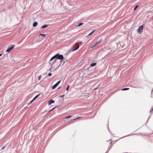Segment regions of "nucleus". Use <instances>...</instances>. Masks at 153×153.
<instances>
[{
    "instance_id": "22",
    "label": "nucleus",
    "mask_w": 153,
    "mask_h": 153,
    "mask_svg": "<svg viewBox=\"0 0 153 153\" xmlns=\"http://www.w3.org/2000/svg\"><path fill=\"white\" fill-rule=\"evenodd\" d=\"M99 86H98V87L97 88H94V90H97V88H98V87H99Z\"/></svg>"
},
{
    "instance_id": "26",
    "label": "nucleus",
    "mask_w": 153,
    "mask_h": 153,
    "mask_svg": "<svg viewBox=\"0 0 153 153\" xmlns=\"http://www.w3.org/2000/svg\"><path fill=\"white\" fill-rule=\"evenodd\" d=\"M153 111V107L152 109H151V110H150V112H151V111Z\"/></svg>"
},
{
    "instance_id": "13",
    "label": "nucleus",
    "mask_w": 153,
    "mask_h": 153,
    "mask_svg": "<svg viewBox=\"0 0 153 153\" xmlns=\"http://www.w3.org/2000/svg\"><path fill=\"white\" fill-rule=\"evenodd\" d=\"M40 36H42L43 37H45V34H40L39 35Z\"/></svg>"
},
{
    "instance_id": "23",
    "label": "nucleus",
    "mask_w": 153,
    "mask_h": 153,
    "mask_svg": "<svg viewBox=\"0 0 153 153\" xmlns=\"http://www.w3.org/2000/svg\"><path fill=\"white\" fill-rule=\"evenodd\" d=\"M5 148V146H4L2 148H1V150H2L3 149H4Z\"/></svg>"
},
{
    "instance_id": "27",
    "label": "nucleus",
    "mask_w": 153,
    "mask_h": 153,
    "mask_svg": "<svg viewBox=\"0 0 153 153\" xmlns=\"http://www.w3.org/2000/svg\"><path fill=\"white\" fill-rule=\"evenodd\" d=\"M33 102V100H32L31 101H30V103H31L32 102Z\"/></svg>"
},
{
    "instance_id": "20",
    "label": "nucleus",
    "mask_w": 153,
    "mask_h": 153,
    "mask_svg": "<svg viewBox=\"0 0 153 153\" xmlns=\"http://www.w3.org/2000/svg\"><path fill=\"white\" fill-rule=\"evenodd\" d=\"M52 58V59H53L55 58H56V56H55V55L54 56H53Z\"/></svg>"
},
{
    "instance_id": "12",
    "label": "nucleus",
    "mask_w": 153,
    "mask_h": 153,
    "mask_svg": "<svg viewBox=\"0 0 153 153\" xmlns=\"http://www.w3.org/2000/svg\"><path fill=\"white\" fill-rule=\"evenodd\" d=\"M40 95V94H38L36 96L34 97V99H36V98H37Z\"/></svg>"
},
{
    "instance_id": "7",
    "label": "nucleus",
    "mask_w": 153,
    "mask_h": 153,
    "mask_svg": "<svg viewBox=\"0 0 153 153\" xmlns=\"http://www.w3.org/2000/svg\"><path fill=\"white\" fill-rule=\"evenodd\" d=\"M38 23L36 22H34L33 24V27H36Z\"/></svg>"
},
{
    "instance_id": "17",
    "label": "nucleus",
    "mask_w": 153,
    "mask_h": 153,
    "mask_svg": "<svg viewBox=\"0 0 153 153\" xmlns=\"http://www.w3.org/2000/svg\"><path fill=\"white\" fill-rule=\"evenodd\" d=\"M95 31V30H94L92 32H91L90 33H89L88 35V36H90L91 34H92L93 32H94V31Z\"/></svg>"
},
{
    "instance_id": "33",
    "label": "nucleus",
    "mask_w": 153,
    "mask_h": 153,
    "mask_svg": "<svg viewBox=\"0 0 153 153\" xmlns=\"http://www.w3.org/2000/svg\"><path fill=\"white\" fill-rule=\"evenodd\" d=\"M2 55V54H0V56H1Z\"/></svg>"
},
{
    "instance_id": "14",
    "label": "nucleus",
    "mask_w": 153,
    "mask_h": 153,
    "mask_svg": "<svg viewBox=\"0 0 153 153\" xmlns=\"http://www.w3.org/2000/svg\"><path fill=\"white\" fill-rule=\"evenodd\" d=\"M83 23H80L78 25V26H80L81 25H83Z\"/></svg>"
},
{
    "instance_id": "34",
    "label": "nucleus",
    "mask_w": 153,
    "mask_h": 153,
    "mask_svg": "<svg viewBox=\"0 0 153 153\" xmlns=\"http://www.w3.org/2000/svg\"><path fill=\"white\" fill-rule=\"evenodd\" d=\"M95 46H94V45L91 47V48H93V47Z\"/></svg>"
},
{
    "instance_id": "29",
    "label": "nucleus",
    "mask_w": 153,
    "mask_h": 153,
    "mask_svg": "<svg viewBox=\"0 0 153 153\" xmlns=\"http://www.w3.org/2000/svg\"><path fill=\"white\" fill-rule=\"evenodd\" d=\"M56 108V107H54V108H53V109H52L51 110H50V111H52V110H53V109H54V108Z\"/></svg>"
},
{
    "instance_id": "24",
    "label": "nucleus",
    "mask_w": 153,
    "mask_h": 153,
    "mask_svg": "<svg viewBox=\"0 0 153 153\" xmlns=\"http://www.w3.org/2000/svg\"><path fill=\"white\" fill-rule=\"evenodd\" d=\"M64 95H65L64 94L60 96V97H63L64 96Z\"/></svg>"
},
{
    "instance_id": "2",
    "label": "nucleus",
    "mask_w": 153,
    "mask_h": 153,
    "mask_svg": "<svg viewBox=\"0 0 153 153\" xmlns=\"http://www.w3.org/2000/svg\"><path fill=\"white\" fill-rule=\"evenodd\" d=\"M143 25H142L139 27L137 29V32L138 33H141L143 32Z\"/></svg>"
},
{
    "instance_id": "1",
    "label": "nucleus",
    "mask_w": 153,
    "mask_h": 153,
    "mask_svg": "<svg viewBox=\"0 0 153 153\" xmlns=\"http://www.w3.org/2000/svg\"><path fill=\"white\" fill-rule=\"evenodd\" d=\"M55 56H56V58L57 59L62 60L64 58L63 56L62 55H60L59 54H56Z\"/></svg>"
},
{
    "instance_id": "19",
    "label": "nucleus",
    "mask_w": 153,
    "mask_h": 153,
    "mask_svg": "<svg viewBox=\"0 0 153 153\" xmlns=\"http://www.w3.org/2000/svg\"><path fill=\"white\" fill-rule=\"evenodd\" d=\"M41 78V75L39 76L38 77V80H40Z\"/></svg>"
},
{
    "instance_id": "8",
    "label": "nucleus",
    "mask_w": 153,
    "mask_h": 153,
    "mask_svg": "<svg viewBox=\"0 0 153 153\" xmlns=\"http://www.w3.org/2000/svg\"><path fill=\"white\" fill-rule=\"evenodd\" d=\"M48 25H44L42 26L41 27V28H44L48 27Z\"/></svg>"
},
{
    "instance_id": "4",
    "label": "nucleus",
    "mask_w": 153,
    "mask_h": 153,
    "mask_svg": "<svg viewBox=\"0 0 153 153\" xmlns=\"http://www.w3.org/2000/svg\"><path fill=\"white\" fill-rule=\"evenodd\" d=\"M14 46V45H13L11 47L8 48L6 51L7 52H9L13 48Z\"/></svg>"
},
{
    "instance_id": "6",
    "label": "nucleus",
    "mask_w": 153,
    "mask_h": 153,
    "mask_svg": "<svg viewBox=\"0 0 153 153\" xmlns=\"http://www.w3.org/2000/svg\"><path fill=\"white\" fill-rule=\"evenodd\" d=\"M55 102V101H54L52 99L50 100L49 101H48V105H50L52 103H54Z\"/></svg>"
},
{
    "instance_id": "3",
    "label": "nucleus",
    "mask_w": 153,
    "mask_h": 153,
    "mask_svg": "<svg viewBox=\"0 0 153 153\" xmlns=\"http://www.w3.org/2000/svg\"><path fill=\"white\" fill-rule=\"evenodd\" d=\"M61 81L59 80V81H58L56 84H55L52 87V89H54L56 87L58 86V85L59 84V83Z\"/></svg>"
},
{
    "instance_id": "21",
    "label": "nucleus",
    "mask_w": 153,
    "mask_h": 153,
    "mask_svg": "<svg viewBox=\"0 0 153 153\" xmlns=\"http://www.w3.org/2000/svg\"><path fill=\"white\" fill-rule=\"evenodd\" d=\"M52 75V74H51V73H49L48 74V76H51Z\"/></svg>"
},
{
    "instance_id": "10",
    "label": "nucleus",
    "mask_w": 153,
    "mask_h": 153,
    "mask_svg": "<svg viewBox=\"0 0 153 153\" xmlns=\"http://www.w3.org/2000/svg\"><path fill=\"white\" fill-rule=\"evenodd\" d=\"M96 63H92L90 65V66L91 67H94V66H95L96 65Z\"/></svg>"
},
{
    "instance_id": "30",
    "label": "nucleus",
    "mask_w": 153,
    "mask_h": 153,
    "mask_svg": "<svg viewBox=\"0 0 153 153\" xmlns=\"http://www.w3.org/2000/svg\"><path fill=\"white\" fill-rule=\"evenodd\" d=\"M35 99H34V98L32 100H33V101Z\"/></svg>"
},
{
    "instance_id": "25",
    "label": "nucleus",
    "mask_w": 153,
    "mask_h": 153,
    "mask_svg": "<svg viewBox=\"0 0 153 153\" xmlns=\"http://www.w3.org/2000/svg\"><path fill=\"white\" fill-rule=\"evenodd\" d=\"M80 118H81V117H78L76 119H74L73 120H75L76 119H78Z\"/></svg>"
},
{
    "instance_id": "31",
    "label": "nucleus",
    "mask_w": 153,
    "mask_h": 153,
    "mask_svg": "<svg viewBox=\"0 0 153 153\" xmlns=\"http://www.w3.org/2000/svg\"><path fill=\"white\" fill-rule=\"evenodd\" d=\"M35 99H34V98L32 100H33V101Z\"/></svg>"
},
{
    "instance_id": "16",
    "label": "nucleus",
    "mask_w": 153,
    "mask_h": 153,
    "mask_svg": "<svg viewBox=\"0 0 153 153\" xmlns=\"http://www.w3.org/2000/svg\"><path fill=\"white\" fill-rule=\"evenodd\" d=\"M69 86H70V85H68V86H67V88H66V90L67 91H68V89H69Z\"/></svg>"
},
{
    "instance_id": "5",
    "label": "nucleus",
    "mask_w": 153,
    "mask_h": 153,
    "mask_svg": "<svg viewBox=\"0 0 153 153\" xmlns=\"http://www.w3.org/2000/svg\"><path fill=\"white\" fill-rule=\"evenodd\" d=\"M102 39H101L99 41H97L96 42V43H95V44L94 45V46H95L96 45H99L102 41Z\"/></svg>"
},
{
    "instance_id": "32",
    "label": "nucleus",
    "mask_w": 153,
    "mask_h": 153,
    "mask_svg": "<svg viewBox=\"0 0 153 153\" xmlns=\"http://www.w3.org/2000/svg\"><path fill=\"white\" fill-rule=\"evenodd\" d=\"M61 88V87H59L58 88V89H59L60 88Z\"/></svg>"
},
{
    "instance_id": "9",
    "label": "nucleus",
    "mask_w": 153,
    "mask_h": 153,
    "mask_svg": "<svg viewBox=\"0 0 153 153\" xmlns=\"http://www.w3.org/2000/svg\"><path fill=\"white\" fill-rule=\"evenodd\" d=\"M79 45H77V46L74 49L73 51H74L77 50L79 48Z\"/></svg>"
},
{
    "instance_id": "28",
    "label": "nucleus",
    "mask_w": 153,
    "mask_h": 153,
    "mask_svg": "<svg viewBox=\"0 0 153 153\" xmlns=\"http://www.w3.org/2000/svg\"><path fill=\"white\" fill-rule=\"evenodd\" d=\"M53 59H52V58H51V59L50 60V61H52Z\"/></svg>"
},
{
    "instance_id": "11",
    "label": "nucleus",
    "mask_w": 153,
    "mask_h": 153,
    "mask_svg": "<svg viewBox=\"0 0 153 153\" xmlns=\"http://www.w3.org/2000/svg\"><path fill=\"white\" fill-rule=\"evenodd\" d=\"M129 89V88H123V89H122L121 90H122V91H126V90H128Z\"/></svg>"
},
{
    "instance_id": "18",
    "label": "nucleus",
    "mask_w": 153,
    "mask_h": 153,
    "mask_svg": "<svg viewBox=\"0 0 153 153\" xmlns=\"http://www.w3.org/2000/svg\"><path fill=\"white\" fill-rule=\"evenodd\" d=\"M71 116H69L68 117H66L65 118V119H67V118H71Z\"/></svg>"
},
{
    "instance_id": "15",
    "label": "nucleus",
    "mask_w": 153,
    "mask_h": 153,
    "mask_svg": "<svg viewBox=\"0 0 153 153\" xmlns=\"http://www.w3.org/2000/svg\"><path fill=\"white\" fill-rule=\"evenodd\" d=\"M138 5H136L135 7H134V10H135L137 8V7H138Z\"/></svg>"
}]
</instances>
